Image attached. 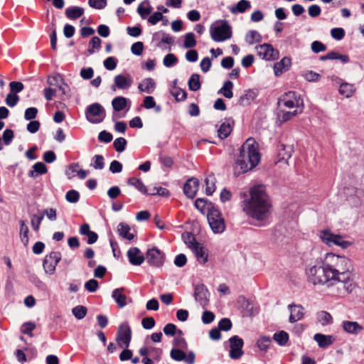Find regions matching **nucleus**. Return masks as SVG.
Listing matches in <instances>:
<instances>
[{
  "label": "nucleus",
  "mask_w": 364,
  "mask_h": 364,
  "mask_svg": "<svg viewBox=\"0 0 364 364\" xmlns=\"http://www.w3.org/2000/svg\"><path fill=\"white\" fill-rule=\"evenodd\" d=\"M271 203L265 187L257 185L250 190V197L243 200V210L246 215L264 225L270 215Z\"/></svg>",
  "instance_id": "nucleus-1"
},
{
  "label": "nucleus",
  "mask_w": 364,
  "mask_h": 364,
  "mask_svg": "<svg viewBox=\"0 0 364 364\" xmlns=\"http://www.w3.org/2000/svg\"><path fill=\"white\" fill-rule=\"evenodd\" d=\"M260 159L259 144L253 138H248L240 149L235 161V173L240 175L252 170L259 163Z\"/></svg>",
  "instance_id": "nucleus-2"
},
{
  "label": "nucleus",
  "mask_w": 364,
  "mask_h": 364,
  "mask_svg": "<svg viewBox=\"0 0 364 364\" xmlns=\"http://www.w3.org/2000/svg\"><path fill=\"white\" fill-rule=\"evenodd\" d=\"M325 262L334 284L338 282H346V279L350 278L352 264L348 258L329 253L326 255Z\"/></svg>",
  "instance_id": "nucleus-3"
},
{
  "label": "nucleus",
  "mask_w": 364,
  "mask_h": 364,
  "mask_svg": "<svg viewBox=\"0 0 364 364\" xmlns=\"http://www.w3.org/2000/svg\"><path fill=\"white\" fill-rule=\"evenodd\" d=\"M306 275L308 282L314 285L334 284L325 261L308 267L306 269Z\"/></svg>",
  "instance_id": "nucleus-4"
},
{
  "label": "nucleus",
  "mask_w": 364,
  "mask_h": 364,
  "mask_svg": "<svg viewBox=\"0 0 364 364\" xmlns=\"http://www.w3.org/2000/svg\"><path fill=\"white\" fill-rule=\"evenodd\" d=\"M206 209L208 210L206 219L213 233H222L225 229V225L221 213L218 209L214 208L210 202L208 203L207 200Z\"/></svg>",
  "instance_id": "nucleus-5"
},
{
  "label": "nucleus",
  "mask_w": 364,
  "mask_h": 364,
  "mask_svg": "<svg viewBox=\"0 0 364 364\" xmlns=\"http://www.w3.org/2000/svg\"><path fill=\"white\" fill-rule=\"evenodd\" d=\"M210 35L215 42H223L232 37V28L227 21H219L210 27Z\"/></svg>",
  "instance_id": "nucleus-6"
},
{
  "label": "nucleus",
  "mask_w": 364,
  "mask_h": 364,
  "mask_svg": "<svg viewBox=\"0 0 364 364\" xmlns=\"http://www.w3.org/2000/svg\"><path fill=\"white\" fill-rule=\"evenodd\" d=\"M181 237L185 244L194 253L197 260L200 264H205L204 248L201 244L197 242L195 235L192 232H184Z\"/></svg>",
  "instance_id": "nucleus-7"
},
{
  "label": "nucleus",
  "mask_w": 364,
  "mask_h": 364,
  "mask_svg": "<svg viewBox=\"0 0 364 364\" xmlns=\"http://www.w3.org/2000/svg\"><path fill=\"white\" fill-rule=\"evenodd\" d=\"M87 119L93 124L100 123L105 118V108L97 102L89 105L85 110Z\"/></svg>",
  "instance_id": "nucleus-8"
},
{
  "label": "nucleus",
  "mask_w": 364,
  "mask_h": 364,
  "mask_svg": "<svg viewBox=\"0 0 364 364\" xmlns=\"http://www.w3.org/2000/svg\"><path fill=\"white\" fill-rule=\"evenodd\" d=\"M320 237L323 242L330 247L337 245L345 249L350 245V242L343 240V236L333 234L330 230L321 231Z\"/></svg>",
  "instance_id": "nucleus-9"
},
{
  "label": "nucleus",
  "mask_w": 364,
  "mask_h": 364,
  "mask_svg": "<svg viewBox=\"0 0 364 364\" xmlns=\"http://www.w3.org/2000/svg\"><path fill=\"white\" fill-rule=\"evenodd\" d=\"M132 340V329L127 323H122L116 335V341L120 348H128Z\"/></svg>",
  "instance_id": "nucleus-10"
},
{
  "label": "nucleus",
  "mask_w": 364,
  "mask_h": 364,
  "mask_svg": "<svg viewBox=\"0 0 364 364\" xmlns=\"http://www.w3.org/2000/svg\"><path fill=\"white\" fill-rule=\"evenodd\" d=\"M61 253L57 251H53L47 255L43 262L45 272L48 274H53L57 264L61 260Z\"/></svg>",
  "instance_id": "nucleus-11"
},
{
  "label": "nucleus",
  "mask_w": 364,
  "mask_h": 364,
  "mask_svg": "<svg viewBox=\"0 0 364 364\" xmlns=\"http://www.w3.org/2000/svg\"><path fill=\"white\" fill-rule=\"evenodd\" d=\"M279 107L284 106L287 108L291 109L299 107L302 105V100L296 95L295 92H288L284 94L279 100Z\"/></svg>",
  "instance_id": "nucleus-12"
},
{
  "label": "nucleus",
  "mask_w": 364,
  "mask_h": 364,
  "mask_svg": "<svg viewBox=\"0 0 364 364\" xmlns=\"http://www.w3.org/2000/svg\"><path fill=\"white\" fill-rule=\"evenodd\" d=\"M146 259L150 265L159 267L164 263L165 255L159 248L154 247L147 250Z\"/></svg>",
  "instance_id": "nucleus-13"
},
{
  "label": "nucleus",
  "mask_w": 364,
  "mask_h": 364,
  "mask_svg": "<svg viewBox=\"0 0 364 364\" xmlns=\"http://www.w3.org/2000/svg\"><path fill=\"white\" fill-rule=\"evenodd\" d=\"M257 55L262 59L274 60L279 58V51L274 49L272 45L264 43L255 47Z\"/></svg>",
  "instance_id": "nucleus-14"
},
{
  "label": "nucleus",
  "mask_w": 364,
  "mask_h": 364,
  "mask_svg": "<svg viewBox=\"0 0 364 364\" xmlns=\"http://www.w3.org/2000/svg\"><path fill=\"white\" fill-rule=\"evenodd\" d=\"M230 350L229 355L232 359H239L244 353L242 347L244 345L243 340L237 336H233L230 339Z\"/></svg>",
  "instance_id": "nucleus-15"
},
{
  "label": "nucleus",
  "mask_w": 364,
  "mask_h": 364,
  "mask_svg": "<svg viewBox=\"0 0 364 364\" xmlns=\"http://www.w3.org/2000/svg\"><path fill=\"white\" fill-rule=\"evenodd\" d=\"M132 83L133 78L130 75H117L114 78L112 90H115L116 87L120 90H127L132 86Z\"/></svg>",
  "instance_id": "nucleus-16"
},
{
  "label": "nucleus",
  "mask_w": 364,
  "mask_h": 364,
  "mask_svg": "<svg viewBox=\"0 0 364 364\" xmlns=\"http://www.w3.org/2000/svg\"><path fill=\"white\" fill-rule=\"evenodd\" d=\"M199 182L195 178L188 179L183 186V193L189 198H193L198 190Z\"/></svg>",
  "instance_id": "nucleus-17"
},
{
  "label": "nucleus",
  "mask_w": 364,
  "mask_h": 364,
  "mask_svg": "<svg viewBox=\"0 0 364 364\" xmlns=\"http://www.w3.org/2000/svg\"><path fill=\"white\" fill-rule=\"evenodd\" d=\"M127 257L129 262L132 265L139 266L141 265L145 258L144 256L141 253L140 250L138 247H132L127 252Z\"/></svg>",
  "instance_id": "nucleus-18"
},
{
  "label": "nucleus",
  "mask_w": 364,
  "mask_h": 364,
  "mask_svg": "<svg viewBox=\"0 0 364 364\" xmlns=\"http://www.w3.org/2000/svg\"><path fill=\"white\" fill-rule=\"evenodd\" d=\"M288 309L290 311V316L289 318V321L290 323H295L300 321L304 317V309L301 305L291 304L288 306Z\"/></svg>",
  "instance_id": "nucleus-19"
},
{
  "label": "nucleus",
  "mask_w": 364,
  "mask_h": 364,
  "mask_svg": "<svg viewBox=\"0 0 364 364\" xmlns=\"http://www.w3.org/2000/svg\"><path fill=\"white\" fill-rule=\"evenodd\" d=\"M314 340L320 348H326L332 345L335 342L336 338L333 335H324L318 333L314 336Z\"/></svg>",
  "instance_id": "nucleus-20"
},
{
  "label": "nucleus",
  "mask_w": 364,
  "mask_h": 364,
  "mask_svg": "<svg viewBox=\"0 0 364 364\" xmlns=\"http://www.w3.org/2000/svg\"><path fill=\"white\" fill-rule=\"evenodd\" d=\"M294 152L293 146L291 145H285L279 144L277 146V154L279 161H284L287 163L288 160L291 157Z\"/></svg>",
  "instance_id": "nucleus-21"
},
{
  "label": "nucleus",
  "mask_w": 364,
  "mask_h": 364,
  "mask_svg": "<svg viewBox=\"0 0 364 364\" xmlns=\"http://www.w3.org/2000/svg\"><path fill=\"white\" fill-rule=\"evenodd\" d=\"M79 232L82 235H86L87 237V242L89 245L95 243L98 240V235L90 230V227L88 223H84L80 227Z\"/></svg>",
  "instance_id": "nucleus-22"
},
{
  "label": "nucleus",
  "mask_w": 364,
  "mask_h": 364,
  "mask_svg": "<svg viewBox=\"0 0 364 364\" xmlns=\"http://www.w3.org/2000/svg\"><path fill=\"white\" fill-rule=\"evenodd\" d=\"M291 59L288 57H284L280 61L276 63L274 66L275 75L279 76L287 71L291 66Z\"/></svg>",
  "instance_id": "nucleus-23"
},
{
  "label": "nucleus",
  "mask_w": 364,
  "mask_h": 364,
  "mask_svg": "<svg viewBox=\"0 0 364 364\" xmlns=\"http://www.w3.org/2000/svg\"><path fill=\"white\" fill-rule=\"evenodd\" d=\"M193 296L196 302L205 309V286L203 284H194Z\"/></svg>",
  "instance_id": "nucleus-24"
},
{
  "label": "nucleus",
  "mask_w": 364,
  "mask_h": 364,
  "mask_svg": "<svg viewBox=\"0 0 364 364\" xmlns=\"http://www.w3.org/2000/svg\"><path fill=\"white\" fill-rule=\"evenodd\" d=\"M124 289L123 287L115 289L112 291V296L115 300L118 307L123 308L127 304V296L123 294Z\"/></svg>",
  "instance_id": "nucleus-25"
},
{
  "label": "nucleus",
  "mask_w": 364,
  "mask_h": 364,
  "mask_svg": "<svg viewBox=\"0 0 364 364\" xmlns=\"http://www.w3.org/2000/svg\"><path fill=\"white\" fill-rule=\"evenodd\" d=\"M257 93L253 90H246L244 94H242L240 99L239 103L242 106H246L250 105L254 100L257 97Z\"/></svg>",
  "instance_id": "nucleus-26"
},
{
  "label": "nucleus",
  "mask_w": 364,
  "mask_h": 364,
  "mask_svg": "<svg viewBox=\"0 0 364 364\" xmlns=\"http://www.w3.org/2000/svg\"><path fill=\"white\" fill-rule=\"evenodd\" d=\"M155 87L156 82L151 77L145 78L142 81V83H140L138 86V88L141 92H146L149 94L152 93Z\"/></svg>",
  "instance_id": "nucleus-27"
},
{
  "label": "nucleus",
  "mask_w": 364,
  "mask_h": 364,
  "mask_svg": "<svg viewBox=\"0 0 364 364\" xmlns=\"http://www.w3.org/2000/svg\"><path fill=\"white\" fill-rule=\"evenodd\" d=\"M84 11L85 10L82 7L70 6L65 9V15L68 18L75 20L82 16Z\"/></svg>",
  "instance_id": "nucleus-28"
},
{
  "label": "nucleus",
  "mask_w": 364,
  "mask_h": 364,
  "mask_svg": "<svg viewBox=\"0 0 364 364\" xmlns=\"http://www.w3.org/2000/svg\"><path fill=\"white\" fill-rule=\"evenodd\" d=\"M48 172L46 166L43 162H37L33 166V170L28 172V176L36 178L39 175L46 174Z\"/></svg>",
  "instance_id": "nucleus-29"
},
{
  "label": "nucleus",
  "mask_w": 364,
  "mask_h": 364,
  "mask_svg": "<svg viewBox=\"0 0 364 364\" xmlns=\"http://www.w3.org/2000/svg\"><path fill=\"white\" fill-rule=\"evenodd\" d=\"M343 328L348 333L357 334L363 329V327L355 321H346L343 322Z\"/></svg>",
  "instance_id": "nucleus-30"
},
{
  "label": "nucleus",
  "mask_w": 364,
  "mask_h": 364,
  "mask_svg": "<svg viewBox=\"0 0 364 364\" xmlns=\"http://www.w3.org/2000/svg\"><path fill=\"white\" fill-rule=\"evenodd\" d=\"M127 183L129 186H134L141 193L148 194V189L141 179L132 177L128 179Z\"/></svg>",
  "instance_id": "nucleus-31"
},
{
  "label": "nucleus",
  "mask_w": 364,
  "mask_h": 364,
  "mask_svg": "<svg viewBox=\"0 0 364 364\" xmlns=\"http://www.w3.org/2000/svg\"><path fill=\"white\" fill-rule=\"evenodd\" d=\"M233 83L231 81L227 80L224 82L223 87L219 90L218 93L223 95L228 99H231L233 97Z\"/></svg>",
  "instance_id": "nucleus-32"
},
{
  "label": "nucleus",
  "mask_w": 364,
  "mask_h": 364,
  "mask_svg": "<svg viewBox=\"0 0 364 364\" xmlns=\"http://www.w3.org/2000/svg\"><path fill=\"white\" fill-rule=\"evenodd\" d=\"M118 232L119 235L128 240H132L134 239V235L132 233H130V227L124 223H120L118 225Z\"/></svg>",
  "instance_id": "nucleus-33"
},
{
  "label": "nucleus",
  "mask_w": 364,
  "mask_h": 364,
  "mask_svg": "<svg viewBox=\"0 0 364 364\" xmlns=\"http://www.w3.org/2000/svg\"><path fill=\"white\" fill-rule=\"evenodd\" d=\"M127 104V99L124 97H116L112 101V105L114 111L120 112L123 110Z\"/></svg>",
  "instance_id": "nucleus-34"
},
{
  "label": "nucleus",
  "mask_w": 364,
  "mask_h": 364,
  "mask_svg": "<svg viewBox=\"0 0 364 364\" xmlns=\"http://www.w3.org/2000/svg\"><path fill=\"white\" fill-rule=\"evenodd\" d=\"M250 2L247 0H240L237 4L230 9L232 14L243 13L250 8Z\"/></svg>",
  "instance_id": "nucleus-35"
},
{
  "label": "nucleus",
  "mask_w": 364,
  "mask_h": 364,
  "mask_svg": "<svg viewBox=\"0 0 364 364\" xmlns=\"http://www.w3.org/2000/svg\"><path fill=\"white\" fill-rule=\"evenodd\" d=\"M232 130V125L230 122H223L218 130V135L221 139H225L230 135Z\"/></svg>",
  "instance_id": "nucleus-36"
},
{
  "label": "nucleus",
  "mask_w": 364,
  "mask_h": 364,
  "mask_svg": "<svg viewBox=\"0 0 364 364\" xmlns=\"http://www.w3.org/2000/svg\"><path fill=\"white\" fill-rule=\"evenodd\" d=\"M316 317L318 321L322 326H327L328 324L332 323L333 322V318L331 315L326 311H321L318 312Z\"/></svg>",
  "instance_id": "nucleus-37"
},
{
  "label": "nucleus",
  "mask_w": 364,
  "mask_h": 364,
  "mask_svg": "<svg viewBox=\"0 0 364 364\" xmlns=\"http://www.w3.org/2000/svg\"><path fill=\"white\" fill-rule=\"evenodd\" d=\"M188 88L191 91H197L200 88L201 84L200 81V75L198 74H193L190 77L188 82Z\"/></svg>",
  "instance_id": "nucleus-38"
},
{
  "label": "nucleus",
  "mask_w": 364,
  "mask_h": 364,
  "mask_svg": "<svg viewBox=\"0 0 364 364\" xmlns=\"http://www.w3.org/2000/svg\"><path fill=\"white\" fill-rule=\"evenodd\" d=\"M354 92V85L347 82L342 83L339 88V93L347 98L351 97Z\"/></svg>",
  "instance_id": "nucleus-39"
},
{
  "label": "nucleus",
  "mask_w": 364,
  "mask_h": 364,
  "mask_svg": "<svg viewBox=\"0 0 364 364\" xmlns=\"http://www.w3.org/2000/svg\"><path fill=\"white\" fill-rule=\"evenodd\" d=\"M245 41L248 44L252 45L255 43L260 42L262 41V36L257 31H250L245 36Z\"/></svg>",
  "instance_id": "nucleus-40"
},
{
  "label": "nucleus",
  "mask_w": 364,
  "mask_h": 364,
  "mask_svg": "<svg viewBox=\"0 0 364 364\" xmlns=\"http://www.w3.org/2000/svg\"><path fill=\"white\" fill-rule=\"evenodd\" d=\"M273 339L279 345L285 346L289 341V334L284 331H280L275 333Z\"/></svg>",
  "instance_id": "nucleus-41"
},
{
  "label": "nucleus",
  "mask_w": 364,
  "mask_h": 364,
  "mask_svg": "<svg viewBox=\"0 0 364 364\" xmlns=\"http://www.w3.org/2000/svg\"><path fill=\"white\" fill-rule=\"evenodd\" d=\"M14 136V134L13 130L9 129L4 130L3 132L2 139L0 138V151L3 149L2 140L4 141V144L8 146L11 143Z\"/></svg>",
  "instance_id": "nucleus-42"
},
{
  "label": "nucleus",
  "mask_w": 364,
  "mask_h": 364,
  "mask_svg": "<svg viewBox=\"0 0 364 364\" xmlns=\"http://www.w3.org/2000/svg\"><path fill=\"white\" fill-rule=\"evenodd\" d=\"M216 179L213 174L206 177V195H212L215 191Z\"/></svg>",
  "instance_id": "nucleus-43"
},
{
  "label": "nucleus",
  "mask_w": 364,
  "mask_h": 364,
  "mask_svg": "<svg viewBox=\"0 0 364 364\" xmlns=\"http://www.w3.org/2000/svg\"><path fill=\"white\" fill-rule=\"evenodd\" d=\"M28 228L23 220L20 221V236L21 242L25 246L28 243Z\"/></svg>",
  "instance_id": "nucleus-44"
},
{
  "label": "nucleus",
  "mask_w": 364,
  "mask_h": 364,
  "mask_svg": "<svg viewBox=\"0 0 364 364\" xmlns=\"http://www.w3.org/2000/svg\"><path fill=\"white\" fill-rule=\"evenodd\" d=\"M161 36V43L171 45L173 44L174 41L172 36H171L169 34H167L163 31H159L156 32L153 35V38L154 40L159 39V37Z\"/></svg>",
  "instance_id": "nucleus-45"
},
{
  "label": "nucleus",
  "mask_w": 364,
  "mask_h": 364,
  "mask_svg": "<svg viewBox=\"0 0 364 364\" xmlns=\"http://www.w3.org/2000/svg\"><path fill=\"white\" fill-rule=\"evenodd\" d=\"M272 340L269 336H262L257 342V345L259 350L266 351L270 347Z\"/></svg>",
  "instance_id": "nucleus-46"
},
{
  "label": "nucleus",
  "mask_w": 364,
  "mask_h": 364,
  "mask_svg": "<svg viewBox=\"0 0 364 364\" xmlns=\"http://www.w3.org/2000/svg\"><path fill=\"white\" fill-rule=\"evenodd\" d=\"M171 358L176 361H182L186 358V353L180 348H173L170 352Z\"/></svg>",
  "instance_id": "nucleus-47"
},
{
  "label": "nucleus",
  "mask_w": 364,
  "mask_h": 364,
  "mask_svg": "<svg viewBox=\"0 0 364 364\" xmlns=\"http://www.w3.org/2000/svg\"><path fill=\"white\" fill-rule=\"evenodd\" d=\"M72 312L73 315L75 316V318H77V319H82L83 318L85 317L87 312V309L85 306L79 305L74 307L72 309Z\"/></svg>",
  "instance_id": "nucleus-48"
},
{
  "label": "nucleus",
  "mask_w": 364,
  "mask_h": 364,
  "mask_svg": "<svg viewBox=\"0 0 364 364\" xmlns=\"http://www.w3.org/2000/svg\"><path fill=\"white\" fill-rule=\"evenodd\" d=\"M36 326L35 323L28 321L26 322L22 325L21 331L23 334H26L31 337L33 336L32 331L36 328Z\"/></svg>",
  "instance_id": "nucleus-49"
},
{
  "label": "nucleus",
  "mask_w": 364,
  "mask_h": 364,
  "mask_svg": "<svg viewBox=\"0 0 364 364\" xmlns=\"http://www.w3.org/2000/svg\"><path fill=\"white\" fill-rule=\"evenodd\" d=\"M43 220V214H41L40 215L34 214L31 217V226L34 231L38 232L40 228L41 223L42 220Z\"/></svg>",
  "instance_id": "nucleus-50"
},
{
  "label": "nucleus",
  "mask_w": 364,
  "mask_h": 364,
  "mask_svg": "<svg viewBox=\"0 0 364 364\" xmlns=\"http://www.w3.org/2000/svg\"><path fill=\"white\" fill-rule=\"evenodd\" d=\"M65 199L69 203H75L80 199V193L75 190H70L65 194Z\"/></svg>",
  "instance_id": "nucleus-51"
},
{
  "label": "nucleus",
  "mask_w": 364,
  "mask_h": 364,
  "mask_svg": "<svg viewBox=\"0 0 364 364\" xmlns=\"http://www.w3.org/2000/svg\"><path fill=\"white\" fill-rule=\"evenodd\" d=\"M102 41L100 38L94 36L89 42L88 52L92 54L94 53L95 49H99L101 46Z\"/></svg>",
  "instance_id": "nucleus-52"
},
{
  "label": "nucleus",
  "mask_w": 364,
  "mask_h": 364,
  "mask_svg": "<svg viewBox=\"0 0 364 364\" xmlns=\"http://www.w3.org/2000/svg\"><path fill=\"white\" fill-rule=\"evenodd\" d=\"M178 62V58L173 53H168L167 54L163 60V63L164 66L167 68H170L173 66L175 64H176Z\"/></svg>",
  "instance_id": "nucleus-53"
},
{
  "label": "nucleus",
  "mask_w": 364,
  "mask_h": 364,
  "mask_svg": "<svg viewBox=\"0 0 364 364\" xmlns=\"http://www.w3.org/2000/svg\"><path fill=\"white\" fill-rule=\"evenodd\" d=\"M196 45L195 36L193 33H188L185 36L183 46L186 48H191Z\"/></svg>",
  "instance_id": "nucleus-54"
},
{
  "label": "nucleus",
  "mask_w": 364,
  "mask_h": 364,
  "mask_svg": "<svg viewBox=\"0 0 364 364\" xmlns=\"http://www.w3.org/2000/svg\"><path fill=\"white\" fill-rule=\"evenodd\" d=\"M171 94L175 97L177 102L183 101L187 97V93L185 90L176 87L171 91Z\"/></svg>",
  "instance_id": "nucleus-55"
},
{
  "label": "nucleus",
  "mask_w": 364,
  "mask_h": 364,
  "mask_svg": "<svg viewBox=\"0 0 364 364\" xmlns=\"http://www.w3.org/2000/svg\"><path fill=\"white\" fill-rule=\"evenodd\" d=\"M127 143V140L124 138L119 137L114 140L113 145L117 152H122L125 149Z\"/></svg>",
  "instance_id": "nucleus-56"
},
{
  "label": "nucleus",
  "mask_w": 364,
  "mask_h": 364,
  "mask_svg": "<svg viewBox=\"0 0 364 364\" xmlns=\"http://www.w3.org/2000/svg\"><path fill=\"white\" fill-rule=\"evenodd\" d=\"M329 60H340L341 62L346 63L349 61V57L347 55L339 54L338 52L331 51L328 53Z\"/></svg>",
  "instance_id": "nucleus-57"
},
{
  "label": "nucleus",
  "mask_w": 364,
  "mask_h": 364,
  "mask_svg": "<svg viewBox=\"0 0 364 364\" xmlns=\"http://www.w3.org/2000/svg\"><path fill=\"white\" fill-rule=\"evenodd\" d=\"M94 161L92 166L95 169H103L105 167V159L102 155H95L92 158Z\"/></svg>",
  "instance_id": "nucleus-58"
},
{
  "label": "nucleus",
  "mask_w": 364,
  "mask_h": 364,
  "mask_svg": "<svg viewBox=\"0 0 364 364\" xmlns=\"http://www.w3.org/2000/svg\"><path fill=\"white\" fill-rule=\"evenodd\" d=\"M19 97L15 93L9 92L6 97V103L10 107L16 106Z\"/></svg>",
  "instance_id": "nucleus-59"
},
{
  "label": "nucleus",
  "mask_w": 364,
  "mask_h": 364,
  "mask_svg": "<svg viewBox=\"0 0 364 364\" xmlns=\"http://www.w3.org/2000/svg\"><path fill=\"white\" fill-rule=\"evenodd\" d=\"M173 345L180 349H186L188 347L187 342L183 336L175 337L173 341Z\"/></svg>",
  "instance_id": "nucleus-60"
},
{
  "label": "nucleus",
  "mask_w": 364,
  "mask_h": 364,
  "mask_svg": "<svg viewBox=\"0 0 364 364\" xmlns=\"http://www.w3.org/2000/svg\"><path fill=\"white\" fill-rule=\"evenodd\" d=\"M10 92L17 93L21 92L24 89V85L21 82L12 81L9 83Z\"/></svg>",
  "instance_id": "nucleus-61"
},
{
  "label": "nucleus",
  "mask_w": 364,
  "mask_h": 364,
  "mask_svg": "<svg viewBox=\"0 0 364 364\" xmlns=\"http://www.w3.org/2000/svg\"><path fill=\"white\" fill-rule=\"evenodd\" d=\"M117 60L114 57H108L104 60V66L108 70H113L116 68Z\"/></svg>",
  "instance_id": "nucleus-62"
},
{
  "label": "nucleus",
  "mask_w": 364,
  "mask_h": 364,
  "mask_svg": "<svg viewBox=\"0 0 364 364\" xmlns=\"http://www.w3.org/2000/svg\"><path fill=\"white\" fill-rule=\"evenodd\" d=\"M99 287V283L96 279H91L85 284V288L89 292H95Z\"/></svg>",
  "instance_id": "nucleus-63"
},
{
  "label": "nucleus",
  "mask_w": 364,
  "mask_h": 364,
  "mask_svg": "<svg viewBox=\"0 0 364 364\" xmlns=\"http://www.w3.org/2000/svg\"><path fill=\"white\" fill-rule=\"evenodd\" d=\"M232 328V322L228 318H222L218 323V328L220 331H228Z\"/></svg>",
  "instance_id": "nucleus-64"
}]
</instances>
